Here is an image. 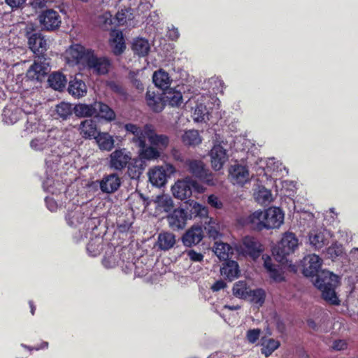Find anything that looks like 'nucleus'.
Here are the masks:
<instances>
[{
  "mask_svg": "<svg viewBox=\"0 0 358 358\" xmlns=\"http://www.w3.org/2000/svg\"><path fill=\"white\" fill-rule=\"evenodd\" d=\"M208 215V210L194 200L185 203V206L174 209L166 216L170 228L174 231L183 229L187 221L196 217H203Z\"/></svg>",
  "mask_w": 358,
  "mask_h": 358,
  "instance_id": "obj_1",
  "label": "nucleus"
},
{
  "mask_svg": "<svg viewBox=\"0 0 358 358\" xmlns=\"http://www.w3.org/2000/svg\"><path fill=\"white\" fill-rule=\"evenodd\" d=\"M339 278L332 272L322 270L315 277V286L322 292V297L328 303L338 306L341 301L336 293Z\"/></svg>",
  "mask_w": 358,
  "mask_h": 358,
  "instance_id": "obj_2",
  "label": "nucleus"
},
{
  "mask_svg": "<svg viewBox=\"0 0 358 358\" xmlns=\"http://www.w3.org/2000/svg\"><path fill=\"white\" fill-rule=\"evenodd\" d=\"M250 222H257L266 229L278 228L283 222L284 214L280 208H268L265 211L257 210L249 217Z\"/></svg>",
  "mask_w": 358,
  "mask_h": 358,
  "instance_id": "obj_3",
  "label": "nucleus"
},
{
  "mask_svg": "<svg viewBox=\"0 0 358 358\" xmlns=\"http://www.w3.org/2000/svg\"><path fill=\"white\" fill-rule=\"evenodd\" d=\"M297 246L298 239L295 234L292 232H287L273 248V254L278 262L283 264L287 262V256L293 253Z\"/></svg>",
  "mask_w": 358,
  "mask_h": 358,
  "instance_id": "obj_4",
  "label": "nucleus"
},
{
  "mask_svg": "<svg viewBox=\"0 0 358 358\" xmlns=\"http://www.w3.org/2000/svg\"><path fill=\"white\" fill-rule=\"evenodd\" d=\"M185 166L189 173L198 178L202 182L209 186L216 185V180L213 174L206 166L203 162L200 159H187L185 162Z\"/></svg>",
  "mask_w": 358,
  "mask_h": 358,
  "instance_id": "obj_5",
  "label": "nucleus"
},
{
  "mask_svg": "<svg viewBox=\"0 0 358 358\" xmlns=\"http://www.w3.org/2000/svg\"><path fill=\"white\" fill-rule=\"evenodd\" d=\"M193 191L203 193L205 191V188L191 177H186L183 180H178L172 187L173 196L180 200L189 198Z\"/></svg>",
  "mask_w": 358,
  "mask_h": 358,
  "instance_id": "obj_6",
  "label": "nucleus"
},
{
  "mask_svg": "<svg viewBox=\"0 0 358 358\" xmlns=\"http://www.w3.org/2000/svg\"><path fill=\"white\" fill-rule=\"evenodd\" d=\"M25 36L28 40L29 48L35 55V57H46L48 44L45 36L39 31H36L33 27H27Z\"/></svg>",
  "mask_w": 358,
  "mask_h": 358,
  "instance_id": "obj_7",
  "label": "nucleus"
},
{
  "mask_svg": "<svg viewBox=\"0 0 358 358\" xmlns=\"http://www.w3.org/2000/svg\"><path fill=\"white\" fill-rule=\"evenodd\" d=\"M236 250L243 256L256 260L261 256L264 248L257 238L245 236L242 238L241 243L236 246Z\"/></svg>",
  "mask_w": 358,
  "mask_h": 358,
  "instance_id": "obj_8",
  "label": "nucleus"
},
{
  "mask_svg": "<svg viewBox=\"0 0 358 358\" xmlns=\"http://www.w3.org/2000/svg\"><path fill=\"white\" fill-rule=\"evenodd\" d=\"M38 20L42 30L55 31L62 24V15L59 10L54 8H45L41 10Z\"/></svg>",
  "mask_w": 358,
  "mask_h": 358,
  "instance_id": "obj_9",
  "label": "nucleus"
},
{
  "mask_svg": "<svg viewBox=\"0 0 358 358\" xmlns=\"http://www.w3.org/2000/svg\"><path fill=\"white\" fill-rule=\"evenodd\" d=\"M134 259L135 257H132L131 262H127V264L125 266L126 268L129 270V271L134 270L135 275L138 277H145V280L146 282L153 284L157 280V274L152 271V273L148 275L152 264L148 265V263L145 262L146 258L144 257L137 258L134 262H133Z\"/></svg>",
  "mask_w": 358,
  "mask_h": 358,
  "instance_id": "obj_10",
  "label": "nucleus"
},
{
  "mask_svg": "<svg viewBox=\"0 0 358 358\" xmlns=\"http://www.w3.org/2000/svg\"><path fill=\"white\" fill-rule=\"evenodd\" d=\"M50 71V65L46 57H38L30 66L26 73V77L29 80L41 83L45 79Z\"/></svg>",
  "mask_w": 358,
  "mask_h": 358,
  "instance_id": "obj_11",
  "label": "nucleus"
},
{
  "mask_svg": "<svg viewBox=\"0 0 358 358\" xmlns=\"http://www.w3.org/2000/svg\"><path fill=\"white\" fill-rule=\"evenodd\" d=\"M91 49H86L80 44H74L66 50V62L71 65H87V58L92 54Z\"/></svg>",
  "mask_w": 358,
  "mask_h": 358,
  "instance_id": "obj_12",
  "label": "nucleus"
},
{
  "mask_svg": "<svg viewBox=\"0 0 358 358\" xmlns=\"http://www.w3.org/2000/svg\"><path fill=\"white\" fill-rule=\"evenodd\" d=\"M86 66L97 75H106L108 73L111 66V62L107 57H98L92 50L90 57L87 58Z\"/></svg>",
  "mask_w": 358,
  "mask_h": 358,
  "instance_id": "obj_13",
  "label": "nucleus"
},
{
  "mask_svg": "<svg viewBox=\"0 0 358 358\" xmlns=\"http://www.w3.org/2000/svg\"><path fill=\"white\" fill-rule=\"evenodd\" d=\"M322 259L317 255H309L303 262V273L306 277H316L322 270Z\"/></svg>",
  "mask_w": 358,
  "mask_h": 358,
  "instance_id": "obj_14",
  "label": "nucleus"
},
{
  "mask_svg": "<svg viewBox=\"0 0 358 358\" xmlns=\"http://www.w3.org/2000/svg\"><path fill=\"white\" fill-rule=\"evenodd\" d=\"M131 158L124 149H117L110 155V167L116 171H122L127 167Z\"/></svg>",
  "mask_w": 358,
  "mask_h": 358,
  "instance_id": "obj_15",
  "label": "nucleus"
},
{
  "mask_svg": "<svg viewBox=\"0 0 358 358\" xmlns=\"http://www.w3.org/2000/svg\"><path fill=\"white\" fill-rule=\"evenodd\" d=\"M147 138L149 139L152 146L147 145L146 139H145L143 146L140 143H136L139 147V156L138 159H141L143 161L157 158V148L155 147L157 145V134L153 132L147 136Z\"/></svg>",
  "mask_w": 358,
  "mask_h": 358,
  "instance_id": "obj_16",
  "label": "nucleus"
},
{
  "mask_svg": "<svg viewBox=\"0 0 358 358\" xmlns=\"http://www.w3.org/2000/svg\"><path fill=\"white\" fill-rule=\"evenodd\" d=\"M204 237L201 226L194 225L189 229L182 237L183 245L186 247H192L199 244Z\"/></svg>",
  "mask_w": 358,
  "mask_h": 358,
  "instance_id": "obj_17",
  "label": "nucleus"
},
{
  "mask_svg": "<svg viewBox=\"0 0 358 358\" xmlns=\"http://www.w3.org/2000/svg\"><path fill=\"white\" fill-rule=\"evenodd\" d=\"M121 185V180L116 173L106 175L99 181V187L103 193L115 192Z\"/></svg>",
  "mask_w": 358,
  "mask_h": 358,
  "instance_id": "obj_18",
  "label": "nucleus"
},
{
  "mask_svg": "<svg viewBox=\"0 0 358 358\" xmlns=\"http://www.w3.org/2000/svg\"><path fill=\"white\" fill-rule=\"evenodd\" d=\"M229 172L233 184L243 185L249 181V171L245 166L234 164L230 167Z\"/></svg>",
  "mask_w": 358,
  "mask_h": 358,
  "instance_id": "obj_19",
  "label": "nucleus"
},
{
  "mask_svg": "<svg viewBox=\"0 0 358 358\" xmlns=\"http://www.w3.org/2000/svg\"><path fill=\"white\" fill-rule=\"evenodd\" d=\"M211 165L215 171H220L228 159L226 150L220 145H215L210 150Z\"/></svg>",
  "mask_w": 358,
  "mask_h": 358,
  "instance_id": "obj_20",
  "label": "nucleus"
},
{
  "mask_svg": "<svg viewBox=\"0 0 358 358\" xmlns=\"http://www.w3.org/2000/svg\"><path fill=\"white\" fill-rule=\"evenodd\" d=\"M124 129L127 132L134 134L132 141L135 144L140 143L142 146H143L145 139H147V136L154 132L149 129V126L148 124L145 126L144 131H143L141 127L132 123L126 124L124 125Z\"/></svg>",
  "mask_w": 358,
  "mask_h": 358,
  "instance_id": "obj_21",
  "label": "nucleus"
},
{
  "mask_svg": "<svg viewBox=\"0 0 358 358\" xmlns=\"http://www.w3.org/2000/svg\"><path fill=\"white\" fill-rule=\"evenodd\" d=\"M163 101L172 107L180 106L182 102V95L180 91L170 88L163 92L160 97H158V103Z\"/></svg>",
  "mask_w": 358,
  "mask_h": 358,
  "instance_id": "obj_22",
  "label": "nucleus"
},
{
  "mask_svg": "<svg viewBox=\"0 0 358 358\" xmlns=\"http://www.w3.org/2000/svg\"><path fill=\"white\" fill-rule=\"evenodd\" d=\"M220 268L221 274L228 280L232 281L240 276L241 271L236 261L227 259Z\"/></svg>",
  "mask_w": 358,
  "mask_h": 358,
  "instance_id": "obj_23",
  "label": "nucleus"
},
{
  "mask_svg": "<svg viewBox=\"0 0 358 358\" xmlns=\"http://www.w3.org/2000/svg\"><path fill=\"white\" fill-rule=\"evenodd\" d=\"M127 174L131 179H138L145 169V163L141 159H131L127 164Z\"/></svg>",
  "mask_w": 358,
  "mask_h": 358,
  "instance_id": "obj_24",
  "label": "nucleus"
},
{
  "mask_svg": "<svg viewBox=\"0 0 358 358\" xmlns=\"http://www.w3.org/2000/svg\"><path fill=\"white\" fill-rule=\"evenodd\" d=\"M159 49H158V56L160 55L163 58L162 61L170 62L175 59L174 56V45L169 43L164 38L159 39Z\"/></svg>",
  "mask_w": 358,
  "mask_h": 358,
  "instance_id": "obj_25",
  "label": "nucleus"
},
{
  "mask_svg": "<svg viewBox=\"0 0 358 358\" xmlns=\"http://www.w3.org/2000/svg\"><path fill=\"white\" fill-rule=\"evenodd\" d=\"M80 134L85 138H95L97 136V126L94 120L92 119L81 122L80 125Z\"/></svg>",
  "mask_w": 358,
  "mask_h": 358,
  "instance_id": "obj_26",
  "label": "nucleus"
},
{
  "mask_svg": "<svg viewBox=\"0 0 358 358\" xmlns=\"http://www.w3.org/2000/svg\"><path fill=\"white\" fill-rule=\"evenodd\" d=\"M69 93L75 97L84 96L87 93V87L85 83L76 78L70 80L68 87Z\"/></svg>",
  "mask_w": 358,
  "mask_h": 358,
  "instance_id": "obj_27",
  "label": "nucleus"
},
{
  "mask_svg": "<svg viewBox=\"0 0 358 358\" xmlns=\"http://www.w3.org/2000/svg\"><path fill=\"white\" fill-rule=\"evenodd\" d=\"M234 248L228 243H215L214 252L220 260L229 259L234 255Z\"/></svg>",
  "mask_w": 358,
  "mask_h": 358,
  "instance_id": "obj_28",
  "label": "nucleus"
},
{
  "mask_svg": "<svg viewBox=\"0 0 358 358\" xmlns=\"http://www.w3.org/2000/svg\"><path fill=\"white\" fill-rule=\"evenodd\" d=\"M96 114L102 119L111 122L116 117L115 111L107 104L101 101H95Z\"/></svg>",
  "mask_w": 358,
  "mask_h": 358,
  "instance_id": "obj_29",
  "label": "nucleus"
},
{
  "mask_svg": "<svg viewBox=\"0 0 358 358\" xmlns=\"http://www.w3.org/2000/svg\"><path fill=\"white\" fill-rule=\"evenodd\" d=\"M50 86L56 90H62L66 84V76L60 72L51 73L48 79Z\"/></svg>",
  "mask_w": 358,
  "mask_h": 358,
  "instance_id": "obj_30",
  "label": "nucleus"
},
{
  "mask_svg": "<svg viewBox=\"0 0 358 358\" xmlns=\"http://www.w3.org/2000/svg\"><path fill=\"white\" fill-rule=\"evenodd\" d=\"M182 141L185 145L196 146L201 143L202 138L197 130L190 129L182 134Z\"/></svg>",
  "mask_w": 358,
  "mask_h": 358,
  "instance_id": "obj_31",
  "label": "nucleus"
},
{
  "mask_svg": "<svg viewBox=\"0 0 358 358\" xmlns=\"http://www.w3.org/2000/svg\"><path fill=\"white\" fill-rule=\"evenodd\" d=\"M148 41L143 38H136L131 45L134 52L139 56H145L150 50Z\"/></svg>",
  "mask_w": 358,
  "mask_h": 358,
  "instance_id": "obj_32",
  "label": "nucleus"
},
{
  "mask_svg": "<svg viewBox=\"0 0 358 358\" xmlns=\"http://www.w3.org/2000/svg\"><path fill=\"white\" fill-rule=\"evenodd\" d=\"M74 112L78 117H92L96 114L95 101L92 104H78L74 107Z\"/></svg>",
  "mask_w": 358,
  "mask_h": 358,
  "instance_id": "obj_33",
  "label": "nucleus"
},
{
  "mask_svg": "<svg viewBox=\"0 0 358 358\" xmlns=\"http://www.w3.org/2000/svg\"><path fill=\"white\" fill-rule=\"evenodd\" d=\"M73 110L74 108L72 107L71 103L64 101L59 103L55 107L57 118H60L62 120L69 119L73 115Z\"/></svg>",
  "mask_w": 358,
  "mask_h": 358,
  "instance_id": "obj_34",
  "label": "nucleus"
},
{
  "mask_svg": "<svg viewBox=\"0 0 358 358\" xmlns=\"http://www.w3.org/2000/svg\"><path fill=\"white\" fill-rule=\"evenodd\" d=\"M103 239L99 237L91 238L87 245V251L92 257H96L103 250Z\"/></svg>",
  "mask_w": 358,
  "mask_h": 358,
  "instance_id": "obj_35",
  "label": "nucleus"
},
{
  "mask_svg": "<svg viewBox=\"0 0 358 358\" xmlns=\"http://www.w3.org/2000/svg\"><path fill=\"white\" fill-rule=\"evenodd\" d=\"M266 299V292L263 289L257 288L255 289H249L248 298L247 300L250 301L254 304L262 306Z\"/></svg>",
  "mask_w": 358,
  "mask_h": 358,
  "instance_id": "obj_36",
  "label": "nucleus"
},
{
  "mask_svg": "<svg viewBox=\"0 0 358 358\" xmlns=\"http://www.w3.org/2000/svg\"><path fill=\"white\" fill-rule=\"evenodd\" d=\"M309 241L310 244L317 250L322 248L329 243L328 238L321 231H315L314 234L311 233L309 235Z\"/></svg>",
  "mask_w": 358,
  "mask_h": 358,
  "instance_id": "obj_37",
  "label": "nucleus"
},
{
  "mask_svg": "<svg viewBox=\"0 0 358 358\" xmlns=\"http://www.w3.org/2000/svg\"><path fill=\"white\" fill-rule=\"evenodd\" d=\"M113 52L115 55H120L126 48L124 38L121 31H117L110 44Z\"/></svg>",
  "mask_w": 358,
  "mask_h": 358,
  "instance_id": "obj_38",
  "label": "nucleus"
},
{
  "mask_svg": "<svg viewBox=\"0 0 358 358\" xmlns=\"http://www.w3.org/2000/svg\"><path fill=\"white\" fill-rule=\"evenodd\" d=\"M280 345V342L277 340L263 338L262 339V353L266 357H268L279 348Z\"/></svg>",
  "mask_w": 358,
  "mask_h": 358,
  "instance_id": "obj_39",
  "label": "nucleus"
},
{
  "mask_svg": "<svg viewBox=\"0 0 358 358\" xmlns=\"http://www.w3.org/2000/svg\"><path fill=\"white\" fill-rule=\"evenodd\" d=\"M175 243V236L171 233H162L158 236V246L162 250L170 249Z\"/></svg>",
  "mask_w": 358,
  "mask_h": 358,
  "instance_id": "obj_40",
  "label": "nucleus"
},
{
  "mask_svg": "<svg viewBox=\"0 0 358 358\" xmlns=\"http://www.w3.org/2000/svg\"><path fill=\"white\" fill-rule=\"evenodd\" d=\"M101 150L109 151L114 146V140L107 133L99 134L96 138Z\"/></svg>",
  "mask_w": 358,
  "mask_h": 358,
  "instance_id": "obj_41",
  "label": "nucleus"
},
{
  "mask_svg": "<svg viewBox=\"0 0 358 358\" xmlns=\"http://www.w3.org/2000/svg\"><path fill=\"white\" fill-rule=\"evenodd\" d=\"M249 289L245 281L239 280L234 285L232 292L235 296L246 300L248 298Z\"/></svg>",
  "mask_w": 358,
  "mask_h": 358,
  "instance_id": "obj_42",
  "label": "nucleus"
},
{
  "mask_svg": "<svg viewBox=\"0 0 358 358\" xmlns=\"http://www.w3.org/2000/svg\"><path fill=\"white\" fill-rule=\"evenodd\" d=\"M175 172L176 168L171 164L158 166V182L161 181V185H163L166 178L170 177Z\"/></svg>",
  "mask_w": 358,
  "mask_h": 358,
  "instance_id": "obj_43",
  "label": "nucleus"
},
{
  "mask_svg": "<svg viewBox=\"0 0 358 358\" xmlns=\"http://www.w3.org/2000/svg\"><path fill=\"white\" fill-rule=\"evenodd\" d=\"M172 79L169 73L162 69H158V89L165 91L170 89Z\"/></svg>",
  "mask_w": 358,
  "mask_h": 358,
  "instance_id": "obj_44",
  "label": "nucleus"
},
{
  "mask_svg": "<svg viewBox=\"0 0 358 358\" xmlns=\"http://www.w3.org/2000/svg\"><path fill=\"white\" fill-rule=\"evenodd\" d=\"M173 207V199L167 194L158 195V210L163 208L164 211L169 212Z\"/></svg>",
  "mask_w": 358,
  "mask_h": 358,
  "instance_id": "obj_45",
  "label": "nucleus"
},
{
  "mask_svg": "<svg viewBox=\"0 0 358 358\" xmlns=\"http://www.w3.org/2000/svg\"><path fill=\"white\" fill-rule=\"evenodd\" d=\"M208 114L206 106L202 103L196 104L194 111V120L197 122L205 121V117Z\"/></svg>",
  "mask_w": 358,
  "mask_h": 358,
  "instance_id": "obj_46",
  "label": "nucleus"
},
{
  "mask_svg": "<svg viewBox=\"0 0 358 358\" xmlns=\"http://www.w3.org/2000/svg\"><path fill=\"white\" fill-rule=\"evenodd\" d=\"M272 194L270 190L265 187H262L256 194V199L259 203H266L272 200Z\"/></svg>",
  "mask_w": 358,
  "mask_h": 358,
  "instance_id": "obj_47",
  "label": "nucleus"
},
{
  "mask_svg": "<svg viewBox=\"0 0 358 358\" xmlns=\"http://www.w3.org/2000/svg\"><path fill=\"white\" fill-rule=\"evenodd\" d=\"M270 278L276 282L285 281L283 273L275 265L271 270L268 271Z\"/></svg>",
  "mask_w": 358,
  "mask_h": 358,
  "instance_id": "obj_48",
  "label": "nucleus"
},
{
  "mask_svg": "<svg viewBox=\"0 0 358 358\" xmlns=\"http://www.w3.org/2000/svg\"><path fill=\"white\" fill-rule=\"evenodd\" d=\"M343 252V246L341 245H338L336 243L333 244L332 245L327 248V254L332 259H334L341 256Z\"/></svg>",
  "mask_w": 358,
  "mask_h": 358,
  "instance_id": "obj_49",
  "label": "nucleus"
},
{
  "mask_svg": "<svg viewBox=\"0 0 358 358\" xmlns=\"http://www.w3.org/2000/svg\"><path fill=\"white\" fill-rule=\"evenodd\" d=\"M102 264L107 268H113L117 264V257L115 254L108 255L107 252L103 257Z\"/></svg>",
  "mask_w": 358,
  "mask_h": 358,
  "instance_id": "obj_50",
  "label": "nucleus"
},
{
  "mask_svg": "<svg viewBox=\"0 0 358 358\" xmlns=\"http://www.w3.org/2000/svg\"><path fill=\"white\" fill-rule=\"evenodd\" d=\"M107 85L111 91L118 95L124 96L127 94L124 88L120 84L115 81L108 82Z\"/></svg>",
  "mask_w": 358,
  "mask_h": 358,
  "instance_id": "obj_51",
  "label": "nucleus"
},
{
  "mask_svg": "<svg viewBox=\"0 0 358 358\" xmlns=\"http://www.w3.org/2000/svg\"><path fill=\"white\" fill-rule=\"evenodd\" d=\"M145 99L148 105L152 107V109L154 112H157V100L155 92H151L150 90H148Z\"/></svg>",
  "mask_w": 358,
  "mask_h": 358,
  "instance_id": "obj_52",
  "label": "nucleus"
},
{
  "mask_svg": "<svg viewBox=\"0 0 358 358\" xmlns=\"http://www.w3.org/2000/svg\"><path fill=\"white\" fill-rule=\"evenodd\" d=\"M260 334L259 329H249L247 331L246 338L250 343H255L259 339Z\"/></svg>",
  "mask_w": 358,
  "mask_h": 358,
  "instance_id": "obj_53",
  "label": "nucleus"
},
{
  "mask_svg": "<svg viewBox=\"0 0 358 358\" xmlns=\"http://www.w3.org/2000/svg\"><path fill=\"white\" fill-rule=\"evenodd\" d=\"M113 20L115 21V23L117 26L124 25L127 22V15L125 12L123 10L118 11Z\"/></svg>",
  "mask_w": 358,
  "mask_h": 358,
  "instance_id": "obj_54",
  "label": "nucleus"
},
{
  "mask_svg": "<svg viewBox=\"0 0 358 358\" xmlns=\"http://www.w3.org/2000/svg\"><path fill=\"white\" fill-rule=\"evenodd\" d=\"M45 141L43 138H34L30 142V146L36 150H42L45 148Z\"/></svg>",
  "mask_w": 358,
  "mask_h": 358,
  "instance_id": "obj_55",
  "label": "nucleus"
},
{
  "mask_svg": "<svg viewBox=\"0 0 358 358\" xmlns=\"http://www.w3.org/2000/svg\"><path fill=\"white\" fill-rule=\"evenodd\" d=\"M208 203L212 207H214L217 209H220L222 207V203L219 200L218 197L214 194H210L208 197Z\"/></svg>",
  "mask_w": 358,
  "mask_h": 358,
  "instance_id": "obj_56",
  "label": "nucleus"
},
{
  "mask_svg": "<svg viewBox=\"0 0 358 358\" xmlns=\"http://www.w3.org/2000/svg\"><path fill=\"white\" fill-rule=\"evenodd\" d=\"M169 138L167 136L163 134H158V158H159L161 156L159 150L161 148V147L164 148H166L169 145Z\"/></svg>",
  "mask_w": 358,
  "mask_h": 358,
  "instance_id": "obj_57",
  "label": "nucleus"
},
{
  "mask_svg": "<svg viewBox=\"0 0 358 358\" xmlns=\"http://www.w3.org/2000/svg\"><path fill=\"white\" fill-rule=\"evenodd\" d=\"M167 29L168 30L166 33V36L169 39H171V41H176L177 39H178L180 34L177 28L171 25V27H168Z\"/></svg>",
  "mask_w": 358,
  "mask_h": 358,
  "instance_id": "obj_58",
  "label": "nucleus"
},
{
  "mask_svg": "<svg viewBox=\"0 0 358 358\" xmlns=\"http://www.w3.org/2000/svg\"><path fill=\"white\" fill-rule=\"evenodd\" d=\"M187 256L192 261L195 262H200L203 259V255L201 252H197L194 250H189L187 252Z\"/></svg>",
  "mask_w": 358,
  "mask_h": 358,
  "instance_id": "obj_59",
  "label": "nucleus"
},
{
  "mask_svg": "<svg viewBox=\"0 0 358 358\" xmlns=\"http://www.w3.org/2000/svg\"><path fill=\"white\" fill-rule=\"evenodd\" d=\"M262 259L264 260V267L267 272L275 266V264L272 263L271 257L269 255H263Z\"/></svg>",
  "mask_w": 358,
  "mask_h": 358,
  "instance_id": "obj_60",
  "label": "nucleus"
},
{
  "mask_svg": "<svg viewBox=\"0 0 358 358\" xmlns=\"http://www.w3.org/2000/svg\"><path fill=\"white\" fill-rule=\"evenodd\" d=\"M27 0H5L6 3L13 9L18 8L25 3Z\"/></svg>",
  "mask_w": 358,
  "mask_h": 358,
  "instance_id": "obj_61",
  "label": "nucleus"
},
{
  "mask_svg": "<svg viewBox=\"0 0 358 358\" xmlns=\"http://www.w3.org/2000/svg\"><path fill=\"white\" fill-rule=\"evenodd\" d=\"M347 343L344 340H336L333 343L332 348L335 350H342L347 348Z\"/></svg>",
  "mask_w": 358,
  "mask_h": 358,
  "instance_id": "obj_62",
  "label": "nucleus"
},
{
  "mask_svg": "<svg viewBox=\"0 0 358 358\" xmlns=\"http://www.w3.org/2000/svg\"><path fill=\"white\" fill-rule=\"evenodd\" d=\"M226 286H227V284L224 280H219L213 283V285L211 286V289L213 292H218V291L225 288Z\"/></svg>",
  "mask_w": 358,
  "mask_h": 358,
  "instance_id": "obj_63",
  "label": "nucleus"
},
{
  "mask_svg": "<svg viewBox=\"0 0 358 358\" xmlns=\"http://www.w3.org/2000/svg\"><path fill=\"white\" fill-rule=\"evenodd\" d=\"M157 174V166H153L149 172V180L150 182L157 186V177L155 176Z\"/></svg>",
  "mask_w": 358,
  "mask_h": 358,
  "instance_id": "obj_64",
  "label": "nucleus"
}]
</instances>
